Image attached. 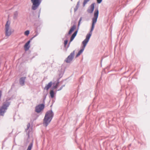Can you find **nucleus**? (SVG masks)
<instances>
[{
    "label": "nucleus",
    "mask_w": 150,
    "mask_h": 150,
    "mask_svg": "<svg viewBox=\"0 0 150 150\" xmlns=\"http://www.w3.org/2000/svg\"><path fill=\"white\" fill-rule=\"evenodd\" d=\"M30 41L29 40L27 42L24 46V48L25 51H26L28 50L30 47Z\"/></svg>",
    "instance_id": "obj_9"
},
{
    "label": "nucleus",
    "mask_w": 150,
    "mask_h": 150,
    "mask_svg": "<svg viewBox=\"0 0 150 150\" xmlns=\"http://www.w3.org/2000/svg\"><path fill=\"white\" fill-rule=\"evenodd\" d=\"M52 82L49 83L45 87V89L48 90L51 87L52 85Z\"/></svg>",
    "instance_id": "obj_12"
},
{
    "label": "nucleus",
    "mask_w": 150,
    "mask_h": 150,
    "mask_svg": "<svg viewBox=\"0 0 150 150\" xmlns=\"http://www.w3.org/2000/svg\"><path fill=\"white\" fill-rule=\"evenodd\" d=\"M15 15L16 16H17V15H18V13H17V12H15Z\"/></svg>",
    "instance_id": "obj_23"
},
{
    "label": "nucleus",
    "mask_w": 150,
    "mask_h": 150,
    "mask_svg": "<svg viewBox=\"0 0 150 150\" xmlns=\"http://www.w3.org/2000/svg\"><path fill=\"white\" fill-rule=\"evenodd\" d=\"M82 17H81L80 19H79V23H78V26H79L80 25V22H81V20H82Z\"/></svg>",
    "instance_id": "obj_21"
},
{
    "label": "nucleus",
    "mask_w": 150,
    "mask_h": 150,
    "mask_svg": "<svg viewBox=\"0 0 150 150\" xmlns=\"http://www.w3.org/2000/svg\"><path fill=\"white\" fill-rule=\"evenodd\" d=\"M50 94L52 98H53L54 97V93L53 90H51L50 92Z\"/></svg>",
    "instance_id": "obj_15"
},
{
    "label": "nucleus",
    "mask_w": 150,
    "mask_h": 150,
    "mask_svg": "<svg viewBox=\"0 0 150 150\" xmlns=\"http://www.w3.org/2000/svg\"><path fill=\"white\" fill-rule=\"evenodd\" d=\"M10 105V103L8 102H4L3 103L2 106L0 108V115L3 116L4 113L5 112L7 107Z\"/></svg>",
    "instance_id": "obj_4"
},
{
    "label": "nucleus",
    "mask_w": 150,
    "mask_h": 150,
    "mask_svg": "<svg viewBox=\"0 0 150 150\" xmlns=\"http://www.w3.org/2000/svg\"><path fill=\"white\" fill-rule=\"evenodd\" d=\"M90 0H84L83 3V6H84L86 5V4L87 3V2L88 1Z\"/></svg>",
    "instance_id": "obj_16"
},
{
    "label": "nucleus",
    "mask_w": 150,
    "mask_h": 150,
    "mask_svg": "<svg viewBox=\"0 0 150 150\" xmlns=\"http://www.w3.org/2000/svg\"><path fill=\"white\" fill-rule=\"evenodd\" d=\"M74 54V51H73L68 56L66 59L65 60V61L67 63L70 62L72 60Z\"/></svg>",
    "instance_id": "obj_6"
},
{
    "label": "nucleus",
    "mask_w": 150,
    "mask_h": 150,
    "mask_svg": "<svg viewBox=\"0 0 150 150\" xmlns=\"http://www.w3.org/2000/svg\"><path fill=\"white\" fill-rule=\"evenodd\" d=\"M30 127V123H28L27 125V128L26 129V130H28L29 129Z\"/></svg>",
    "instance_id": "obj_18"
},
{
    "label": "nucleus",
    "mask_w": 150,
    "mask_h": 150,
    "mask_svg": "<svg viewBox=\"0 0 150 150\" xmlns=\"http://www.w3.org/2000/svg\"><path fill=\"white\" fill-rule=\"evenodd\" d=\"M33 3L32 9L33 10L36 9L40 5L41 0H31Z\"/></svg>",
    "instance_id": "obj_5"
},
{
    "label": "nucleus",
    "mask_w": 150,
    "mask_h": 150,
    "mask_svg": "<svg viewBox=\"0 0 150 150\" xmlns=\"http://www.w3.org/2000/svg\"><path fill=\"white\" fill-rule=\"evenodd\" d=\"M44 105L43 104H40L36 107L35 111L38 113L40 112L44 109Z\"/></svg>",
    "instance_id": "obj_7"
},
{
    "label": "nucleus",
    "mask_w": 150,
    "mask_h": 150,
    "mask_svg": "<svg viewBox=\"0 0 150 150\" xmlns=\"http://www.w3.org/2000/svg\"><path fill=\"white\" fill-rule=\"evenodd\" d=\"M68 43V40H65L64 41V46H66V45H67V44Z\"/></svg>",
    "instance_id": "obj_20"
},
{
    "label": "nucleus",
    "mask_w": 150,
    "mask_h": 150,
    "mask_svg": "<svg viewBox=\"0 0 150 150\" xmlns=\"http://www.w3.org/2000/svg\"><path fill=\"white\" fill-rule=\"evenodd\" d=\"M25 77H22L20 78V83L22 85H24L25 80Z\"/></svg>",
    "instance_id": "obj_10"
},
{
    "label": "nucleus",
    "mask_w": 150,
    "mask_h": 150,
    "mask_svg": "<svg viewBox=\"0 0 150 150\" xmlns=\"http://www.w3.org/2000/svg\"><path fill=\"white\" fill-rule=\"evenodd\" d=\"M11 22L9 21H7L5 25V33L6 36L8 37L10 36L14 32L10 25Z\"/></svg>",
    "instance_id": "obj_3"
},
{
    "label": "nucleus",
    "mask_w": 150,
    "mask_h": 150,
    "mask_svg": "<svg viewBox=\"0 0 150 150\" xmlns=\"http://www.w3.org/2000/svg\"><path fill=\"white\" fill-rule=\"evenodd\" d=\"M33 145V143H31L29 145L27 150H31Z\"/></svg>",
    "instance_id": "obj_14"
},
{
    "label": "nucleus",
    "mask_w": 150,
    "mask_h": 150,
    "mask_svg": "<svg viewBox=\"0 0 150 150\" xmlns=\"http://www.w3.org/2000/svg\"><path fill=\"white\" fill-rule=\"evenodd\" d=\"M59 83V82H57V83L56 85L54 87V88H56L57 87Z\"/></svg>",
    "instance_id": "obj_19"
},
{
    "label": "nucleus",
    "mask_w": 150,
    "mask_h": 150,
    "mask_svg": "<svg viewBox=\"0 0 150 150\" xmlns=\"http://www.w3.org/2000/svg\"><path fill=\"white\" fill-rule=\"evenodd\" d=\"M102 0H97V2L98 3H100L101 2Z\"/></svg>",
    "instance_id": "obj_22"
},
{
    "label": "nucleus",
    "mask_w": 150,
    "mask_h": 150,
    "mask_svg": "<svg viewBox=\"0 0 150 150\" xmlns=\"http://www.w3.org/2000/svg\"><path fill=\"white\" fill-rule=\"evenodd\" d=\"M29 31L27 30L25 32L24 34L25 35L28 36L29 34Z\"/></svg>",
    "instance_id": "obj_17"
},
{
    "label": "nucleus",
    "mask_w": 150,
    "mask_h": 150,
    "mask_svg": "<svg viewBox=\"0 0 150 150\" xmlns=\"http://www.w3.org/2000/svg\"><path fill=\"white\" fill-rule=\"evenodd\" d=\"M76 28V25H74L73 26H72L69 32V34H70L72 33V32L74 31Z\"/></svg>",
    "instance_id": "obj_13"
},
{
    "label": "nucleus",
    "mask_w": 150,
    "mask_h": 150,
    "mask_svg": "<svg viewBox=\"0 0 150 150\" xmlns=\"http://www.w3.org/2000/svg\"><path fill=\"white\" fill-rule=\"evenodd\" d=\"M98 13L99 11L98 9L95 10L94 13V16L92 19V27L90 33L87 34L86 39L82 42V44L83 45V48L81 49L79 52L76 55V57L80 55L81 53L83 51L87 44L89 41L90 38L92 34V31L94 28L95 24L96 22L97 19L98 17Z\"/></svg>",
    "instance_id": "obj_1"
},
{
    "label": "nucleus",
    "mask_w": 150,
    "mask_h": 150,
    "mask_svg": "<svg viewBox=\"0 0 150 150\" xmlns=\"http://www.w3.org/2000/svg\"><path fill=\"white\" fill-rule=\"evenodd\" d=\"M94 3H93L91 5L89 8L87 10V11L88 13H91L93 12L94 8Z\"/></svg>",
    "instance_id": "obj_8"
},
{
    "label": "nucleus",
    "mask_w": 150,
    "mask_h": 150,
    "mask_svg": "<svg viewBox=\"0 0 150 150\" xmlns=\"http://www.w3.org/2000/svg\"><path fill=\"white\" fill-rule=\"evenodd\" d=\"M53 116V114L52 110H49L46 113L43 120V124L46 127L47 126L51 121Z\"/></svg>",
    "instance_id": "obj_2"
},
{
    "label": "nucleus",
    "mask_w": 150,
    "mask_h": 150,
    "mask_svg": "<svg viewBox=\"0 0 150 150\" xmlns=\"http://www.w3.org/2000/svg\"><path fill=\"white\" fill-rule=\"evenodd\" d=\"M78 32V31L77 30L72 35V36H71L70 39V42H71L74 39L75 37L76 36L77 33Z\"/></svg>",
    "instance_id": "obj_11"
}]
</instances>
